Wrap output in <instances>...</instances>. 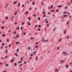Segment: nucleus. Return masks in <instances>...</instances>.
<instances>
[{
    "mask_svg": "<svg viewBox=\"0 0 72 72\" xmlns=\"http://www.w3.org/2000/svg\"><path fill=\"white\" fill-rule=\"evenodd\" d=\"M32 57H30V59H32Z\"/></svg>",
    "mask_w": 72,
    "mask_h": 72,
    "instance_id": "nucleus-49",
    "label": "nucleus"
},
{
    "mask_svg": "<svg viewBox=\"0 0 72 72\" xmlns=\"http://www.w3.org/2000/svg\"><path fill=\"white\" fill-rule=\"evenodd\" d=\"M47 41H48V40H46L44 42H47Z\"/></svg>",
    "mask_w": 72,
    "mask_h": 72,
    "instance_id": "nucleus-25",
    "label": "nucleus"
},
{
    "mask_svg": "<svg viewBox=\"0 0 72 72\" xmlns=\"http://www.w3.org/2000/svg\"><path fill=\"white\" fill-rule=\"evenodd\" d=\"M8 17H6V19H8Z\"/></svg>",
    "mask_w": 72,
    "mask_h": 72,
    "instance_id": "nucleus-38",
    "label": "nucleus"
},
{
    "mask_svg": "<svg viewBox=\"0 0 72 72\" xmlns=\"http://www.w3.org/2000/svg\"><path fill=\"white\" fill-rule=\"evenodd\" d=\"M67 24H69V22L68 21H67Z\"/></svg>",
    "mask_w": 72,
    "mask_h": 72,
    "instance_id": "nucleus-24",
    "label": "nucleus"
},
{
    "mask_svg": "<svg viewBox=\"0 0 72 72\" xmlns=\"http://www.w3.org/2000/svg\"><path fill=\"white\" fill-rule=\"evenodd\" d=\"M14 15H17V14L16 13H15Z\"/></svg>",
    "mask_w": 72,
    "mask_h": 72,
    "instance_id": "nucleus-64",
    "label": "nucleus"
},
{
    "mask_svg": "<svg viewBox=\"0 0 72 72\" xmlns=\"http://www.w3.org/2000/svg\"><path fill=\"white\" fill-rule=\"evenodd\" d=\"M22 25H23V24H24V22H22Z\"/></svg>",
    "mask_w": 72,
    "mask_h": 72,
    "instance_id": "nucleus-50",
    "label": "nucleus"
},
{
    "mask_svg": "<svg viewBox=\"0 0 72 72\" xmlns=\"http://www.w3.org/2000/svg\"><path fill=\"white\" fill-rule=\"evenodd\" d=\"M4 28H5V27H2V29H4Z\"/></svg>",
    "mask_w": 72,
    "mask_h": 72,
    "instance_id": "nucleus-34",
    "label": "nucleus"
},
{
    "mask_svg": "<svg viewBox=\"0 0 72 72\" xmlns=\"http://www.w3.org/2000/svg\"><path fill=\"white\" fill-rule=\"evenodd\" d=\"M22 66V64H21L20 65V67H21Z\"/></svg>",
    "mask_w": 72,
    "mask_h": 72,
    "instance_id": "nucleus-42",
    "label": "nucleus"
},
{
    "mask_svg": "<svg viewBox=\"0 0 72 72\" xmlns=\"http://www.w3.org/2000/svg\"><path fill=\"white\" fill-rule=\"evenodd\" d=\"M20 5V3H18V6H19Z\"/></svg>",
    "mask_w": 72,
    "mask_h": 72,
    "instance_id": "nucleus-15",
    "label": "nucleus"
},
{
    "mask_svg": "<svg viewBox=\"0 0 72 72\" xmlns=\"http://www.w3.org/2000/svg\"><path fill=\"white\" fill-rule=\"evenodd\" d=\"M39 27H41V26L40 25H39Z\"/></svg>",
    "mask_w": 72,
    "mask_h": 72,
    "instance_id": "nucleus-37",
    "label": "nucleus"
},
{
    "mask_svg": "<svg viewBox=\"0 0 72 72\" xmlns=\"http://www.w3.org/2000/svg\"><path fill=\"white\" fill-rule=\"evenodd\" d=\"M37 27V25H36L35 27Z\"/></svg>",
    "mask_w": 72,
    "mask_h": 72,
    "instance_id": "nucleus-48",
    "label": "nucleus"
},
{
    "mask_svg": "<svg viewBox=\"0 0 72 72\" xmlns=\"http://www.w3.org/2000/svg\"><path fill=\"white\" fill-rule=\"evenodd\" d=\"M6 41H7V42H9V39H8L6 40Z\"/></svg>",
    "mask_w": 72,
    "mask_h": 72,
    "instance_id": "nucleus-45",
    "label": "nucleus"
},
{
    "mask_svg": "<svg viewBox=\"0 0 72 72\" xmlns=\"http://www.w3.org/2000/svg\"><path fill=\"white\" fill-rule=\"evenodd\" d=\"M67 39H69V37H68V36L67 37Z\"/></svg>",
    "mask_w": 72,
    "mask_h": 72,
    "instance_id": "nucleus-58",
    "label": "nucleus"
},
{
    "mask_svg": "<svg viewBox=\"0 0 72 72\" xmlns=\"http://www.w3.org/2000/svg\"><path fill=\"white\" fill-rule=\"evenodd\" d=\"M16 37H17V38H18V37H19V34H17L16 35Z\"/></svg>",
    "mask_w": 72,
    "mask_h": 72,
    "instance_id": "nucleus-2",
    "label": "nucleus"
},
{
    "mask_svg": "<svg viewBox=\"0 0 72 72\" xmlns=\"http://www.w3.org/2000/svg\"><path fill=\"white\" fill-rule=\"evenodd\" d=\"M72 64V63L70 62V63H69L70 65H71Z\"/></svg>",
    "mask_w": 72,
    "mask_h": 72,
    "instance_id": "nucleus-51",
    "label": "nucleus"
},
{
    "mask_svg": "<svg viewBox=\"0 0 72 72\" xmlns=\"http://www.w3.org/2000/svg\"><path fill=\"white\" fill-rule=\"evenodd\" d=\"M30 49H31V48L30 47H28V49H29V50H30Z\"/></svg>",
    "mask_w": 72,
    "mask_h": 72,
    "instance_id": "nucleus-33",
    "label": "nucleus"
},
{
    "mask_svg": "<svg viewBox=\"0 0 72 72\" xmlns=\"http://www.w3.org/2000/svg\"><path fill=\"white\" fill-rule=\"evenodd\" d=\"M23 35H26V32L23 33Z\"/></svg>",
    "mask_w": 72,
    "mask_h": 72,
    "instance_id": "nucleus-61",
    "label": "nucleus"
},
{
    "mask_svg": "<svg viewBox=\"0 0 72 72\" xmlns=\"http://www.w3.org/2000/svg\"><path fill=\"white\" fill-rule=\"evenodd\" d=\"M22 7H24V4H22Z\"/></svg>",
    "mask_w": 72,
    "mask_h": 72,
    "instance_id": "nucleus-52",
    "label": "nucleus"
},
{
    "mask_svg": "<svg viewBox=\"0 0 72 72\" xmlns=\"http://www.w3.org/2000/svg\"><path fill=\"white\" fill-rule=\"evenodd\" d=\"M54 11H55L54 10H51V12H54Z\"/></svg>",
    "mask_w": 72,
    "mask_h": 72,
    "instance_id": "nucleus-47",
    "label": "nucleus"
},
{
    "mask_svg": "<svg viewBox=\"0 0 72 72\" xmlns=\"http://www.w3.org/2000/svg\"><path fill=\"white\" fill-rule=\"evenodd\" d=\"M2 45H3V46H4V45H5V44L4 43H3L2 44Z\"/></svg>",
    "mask_w": 72,
    "mask_h": 72,
    "instance_id": "nucleus-12",
    "label": "nucleus"
},
{
    "mask_svg": "<svg viewBox=\"0 0 72 72\" xmlns=\"http://www.w3.org/2000/svg\"><path fill=\"white\" fill-rule=\"evenodd\" d=\"M14 24H15V25L17 24V22H15Z\"/></svg>",
    "mask_w": 72,
    "mask_h": 72,
    "instance_id": "nucleus-59",
    "label": "nucleus"
},
{
    "mask_svg": "<svg viewBox=\"0 0 72 72\" xmlns=\"http://www.w3.org/2000/svg\"><path fill=\"white\" fill-rule=\"evenodd\" d=\"M26 14H28V12H25Z\"/></svg>",
    "mask_w": 72,
    "mask_h": 72,
    "instance_id": "nucleus-19",
    "label": "nucleus"
},
{
    "mask_svg": "<svg viewBox=\"0 0 72 72\" xmlns=\"http://www.w3.org/2000/svg\"><path fill=\"white\" fill-rule=\"evenodd\" d=\"M2 36H3V37H4V36H5V34H3L2 35Z\"/></svg>",
    "mask_w": 72,
    "mask_h": 72,
    "instance_id": "nucleus-20",
    "label": "nucleus"
},
{
    "mask_svg": "<svg viewBox=\"0 0 72 72\" xmlns=\"http://www.w3.org/2000/svg\"><path fill=\"white\" fill-rule=\"evenodd\" d=\"M68 13V14H69V15H70V14H69V12H64V14H65V13Z\"/></svg>",
    "mask_w": 72,
    "mask_h": 72,
    "instance_id": "nucleus-1",
    "label": "nucleus"
},
{
    "mask_svg": "<svg viewBox=\"0 0 72 72\" xmlns=\"http://www.w3.org/2000/svg\"><path fill=\"white\" fill-rule=\"evenodd\" d=\"M30 39L31 40H33V37L30 38Z\"/></svg>",
    "mask_w": 72,
    "mask_h": 72,
    "instance_id": "nucleus-9",
    "label": "nucleus"
},
{
    "mask_svg": "<svg viewBox=\"0 0 72 72\" xmlns=\"http://www.w3.org/2000/svg\"><path fill=\"white\" fill-rule=\"evenodd\" d=\"M3 47L2 46H1V49H3Z\"/></svg>",
    "mask_w": 72,
    "mask_h": 72,
    "instance_id": "nucleus-62",
    "label": "nucleus"
},
{
    "mask_svg": "<svg viewBox=\"0 0 72 72\" xmlns=\"http://www.w3.org/2000/svg\"><path fill=\"white\" fill-rule=\"evenodd\" d=\"M64 61H63V60H61V63H63V62H64Z\"/></svg>",
    "mask_w": 72,
    "mask_h": 72,
    "instance_id": "nucleus-28",
    "label": "nucleus"
},
{
    "mask_svg": "<svg viewBox=\"0 0 72 72\" xmlns=\"http://www.w3.org/2000/svg\"><path fill=\"white\" fill-rule=\"evenodd\" d=\"M48 14H50V12H49L48 13Z\"/></svg>",
    "mask_w": 72,
    "mask_h": 72,
    "instance_id": "nucleus-63",
    "label": "nucleus"
},
{
    "mask_svg": "<svg viewBox=\"0 0 72 72\" xmlns=\"http://www.w3.org/2000/svg\"><path fill=\"white\" fill-rule=\"evenodd\" d=\"M19 44V42H15V44Z\"/></svg>",
    "mask_w": 72,
    "mask_h": 72,
    "instance_id": "nucleus-7",
    "label": "nucleus"
},
{
    "mask_svg": "<svg viewBox=\"0 0 72 72\" xmlns=\"http://www.w3.org/2000/svg\"><path fill=\"white\" fill-rule=\"evenodd\" d=\"M43 14H45V11H44L43 12Z\"/></svg>",
    "mask_w": 72,
    "mask_h": 72,
    "instance_id": "nucleus-39",
    "label": "nucleus"
},
{
    "mask_svg": "<svg viewBox=\"0 0 72 72\" xmlns=\"http://www.w3.org/2000/svg\"><path fill=\"white\" fill-rule=\"evenodd\" d=\"M31 56H33V54H31Z\"/></svg>",
    "mask_w": 72,
    "mask_h": 72,
    "instance_id": "nucleus-53",
    "label": "nucleus"
},
{
    "mask_svg": "<svg viewBox=\"0 0 72 72\" xmlns=\"http://www.w3.org/2000/svg\"><path fill=\"white\" fill-rule=\"evenodd\" d=\"M58 11H59V10H57L56 12H58Z\"/></svg>",
    "mask_w": 72,
    "mask_h": 72,
    "instance_id": "nucleus-41",
    "label": "nucleus"
},
{
    "mask_svg": "<svg viewBox=\"0 0 72 72\" xmlns=\"http://www.w3.org/2000/svg\"><path fill=\"white\" fill-rule=\"evenodd\" d=\"M65 8L66 9H67V6H66L65 7Z\"/></svg>",
    "mask_w": 72,
    "mask_h": 72,
    "instance_id": "nucleus-55",
    "label": "nucleus"
},
{
    "mask_svg": "<svg viewBox=\"0 0 72 72\" xmlns=\"http://www.w3.org/2000/svg\"><path fill=\"white\" fill-rule=\"evenodd\" d=\"M36 60H37V56L36 57Z\"/></svg>",
    "mask_w": 72,
    "mask_h": 72,
    "instance_id": "nucleus-17",
    "label": "nucleus"
},
{
    "mask_svg": "<svg viewBox=\"0 0 72 72\" xmlns=\"http://www.w3.org/2000/svg\"><path fill=\"white\" fill-rule=\"evenodd\" d=\"M18 51H19V49H17V51H16L17 53V52H18Z\"/></svg>",
    "mask_w": 72,
    "mask_h": 72,
    "instance_id": "nucleus-26",
    "label": "nucleus"
},
{
    "mask_svg": "<svg viewBox=\"0 0 72 72\" xmlns=\"http://www.w3.org/2000/svg\"><path fill=\"white\" fill-rule=\"evenodd\" d=\"M33 5H35V2H33Z\"/></svg>",
    "mask_w": 72,
    "mask_h": 72,
    "instance_id": "nucleus-31",
    "label": "nucleus"
},
{
    "mask_svg": "<svg viewBox=\"0 0 72 72\" xmlns=\"http://www.w3.org/2000/svg\"><path fill=\"white\" fill-rule=\"evenodd\" d=\"M6 66H9V64H6Z\"/></svg>",
    "mask_w": 72,
    "mask_h": 72,
    "instance_id": "nucleus-23",
    "label": "nucleus"
},
{
    "mask_svg": "<svg viewBox=\"0 0 72 72\" xmlns=\"http://www.w3.org/2000/svg\"><path fill=\"white\" fill-rule=\"evenodd\" d=\"M42 41H43V42H44V41H45V40L44 39H42Z\"/></svg>",
    "mask_w": 72,
    "mask_h": 72,
    "instance_id": "nucleus-27",
    "label": "nucleus"
},
{
    "mask_svg": "<svg viewBox=\"0 0 72 72\" xmlns=\"http://www.w3.org/2000/svg\"><path fill=\"white\" fill-rule=\"evenodd\" d=\"M15 55H16V57H17L18 56V54L17 53H16L15 54Z\"/></svg>",
    "mask_w": 72,
    "mask_h": 72,
    "instance_id": "nucleus-3",
    "label": "nucleus"
},
{
    "mask_svg": "<svg viewBox=\"0 0 72 72\" xmlns=\"http://www.w3.org/2000/svg\"><path fill=\"white\" fill-rule=\"evenodd\" d=\"M37 31H40V29H38V30H37Z\"/></svg>",
    "mask_w": 72,
    "mask_h": 72,
    "instance_id": "nucleus-46",
    "label": "nucleus"
},
{
    "mask_svg": "<svg viewBox=\"0 0 72 72\" xmlns=\"http://www.w3.org/2000/svg\"><path fill=\"white\" fill-rule=\"evenodd\" d=\"M6 53L7 54L8 53V50H6Z\"/></svg>",
    "mask_w": 72,
    "mask_h": 72,
    "instance_id": "nucleus-35",
    "label": "nucleus"
},
{
    "mask_svg": "<svg viewBox=\"0 0 72 72\" xmlns=\"http://www.w3.org/2000/svg\"><path fill=\"white\" fill-rule=\"evenodd\" d=\"M36 53V51H35L33 52V54H35Z\"/></svg>",
    "mask_w": 72,
    "mask_h": 72,
    "instance_id": "nucleus-18",
    "label": "nucleus"
},
{
    "mask_svg": "<svg viewBox=\"0 0 72 72\" xmlns=\"http://www.w3.org/2000/svg\"><path fill=\"white\" fill-rule=\"evenodd\" d=\"M33 16H34V17H36V15H35V14H33Z\"/></svg>",
    "mask_w": 72,
    "mask_h": 72,
    "instance_id": "nucleus-32",
    "label": "nucleus"
},
{
    "mask_svg": "<svg viewBox=\"0 0 72 72\" xmlns=\"http://www.w3.org/2000/svg\"><path fill=\"white\" fill-rule=\"evenodd\" d=\"M22 57H21V61L22 60Z\"/></svg>",
    "mask_w": 72,
    "mask_h": 72,
    "instance_id": "nucleus-54",
    "label": "nucleus"
},
{
    "mask_svg": "<svg viewBox=\"0 0 72 72\" xmlns=\"http://www.w3.org/2000/svg\"><path fill=\"white\" fill-rule=\"evenodd\" d=\"M66 30H65L64 31V34H66Z\"/></svg>",
    "mask_w": 72,
    "mask_h": 72,
    "instance_id": "nucleus-8",
    "label": "nucleus"
},
{
    "mask_svg": "<svg viewBox=\"0 0 72 72\" xmlns=\"http://www.w3.org/2000/svg\"><path fill=\"white\" fill-rule=\"evenodd\" d=\"M62 6L61 5L60 6H58V8H61V7H62Z\"/></svg>",
    "mask_w": 72,
    "mask_h": 72,
    "instance_id": "nucleus-5",
    "label": "nucleus"
},
{
    "mask_svg": "<svg viewBox=\"0 0 72 72\" xmlns=\"http://www.w3.org/2000/svg\"><path fill=\"white\" fill-rule=\"evenodd\" d=\"M24 64H26V62H24Z\"/></svg>",
    "mask_w": 72,
    "mask_h": 72,
    "instance_id": "nucleus-57",
    "label": "nucleus"
},
{
    "mask_svg": "<svg viewBox=\"0 0 72 72\" xmlns=\"http://www.w3.org/2000/svg\"><path fill=\"white\" fill-rule=\"evenodd\" d=\"M17 3V2H14V4H16Z\"/></svg>",
    "mask_w": 72,
    "mask_h": 72,
    "instance_id": "nucleus-16",
    "label": "nucleus"
},
{
    "mask_svg": "<svg viewBox=\"0 0 72 72\" xmlns=\"http://www.w3.org/2000/svg\"><path fill=\"white\" fill-rule=\"evenodd\" d=\"M28 24L29 25V26L31 25V24H30L29 22H28Z\"/></svg>",
    "mask_w": 72,
    "mask_h": 72,
    "instance_id": "nucleus-13",
    "label": "nucleus"
},
{
    "mask_svg": "<svg viewBox=\"0 0 72 72\" xmlns=\"http://www.w3.org/2000/svg\"><path fill=\"white\" fill-rule=\"evenodd\" d=\"M49 24H48L47 25V27H49Z\"/></svg>",
    "mask_w": 72,
    "mask_h": 72,
    "instance_id": "nucleus-43",
    "label": "nucleus"
},
{
    "mask_svg": "<svg viewBox=\"0 0 72 72\" xmlns=\"http://www.w3.org/2000/svg\"><path fill=\"white\" fill-rule=\"evenodd\" d=\"M66 52H63V54H66Z\"/></svg>",
    "mask_w": 72,
    "mask_h": 72,
    "instance_id": "nucleus-29",
    "label": "nucleus"
},
{
    "mask_svg": "<svg viewBox=\"0 0 72 72\" xmlns=\"http://www.w3.org/2000/svg\"><path fill=\"white\" fill-rule=\"evenodd\" d=\"M38 43L37 42L35 43V44H38Z\"/></svg>",
    "mask_w": 72,
    "mask_h": 72,
    "instance_id": "nucleus-30",
    "label": "nucleus"
},
{
    "mask_svg": "<svg viewBox=\"0 0 72 72\" xmlns=\"http://www.w3.org/2000/svg\"><path fill=\"white\" fill-rule=\"evenodd\" d=\"M59 42H60V41H61V39H60L59 40Z\"/></svg>",
    "mask_w": 72,
    "mask_h": 72,
    "instance_id": "nucleus-36",
    "label": "nucleus"
},
{
    "mask_svg": "<svg viewBox=\"0 0 72 72\" xmlns=\"http://www.w3.org/2000/svg\"><path fill=\"white\" fill-rule=\"evenodd\" d=\"M53 5H52L51 6V8H53Z\"/></svg>",
    "mask_w": 72,
    "mask_h": 72,
    "instance_id": "nucleus-22",
    "label": "nucleus"
},
{
    "mask_svg": "<svg viewBox=\"0 0 72 72\" xmlns=\"http://www.w3.org/2000/svg\"><path fill=\"white\" fill-rule=\"evenodd\" d=\"M14 65L15 66H17V64L16 63H14Z\"/></svg>",
    "mask_w": 72,
    "mask_h": 72,
    "instance_id": "nucleus-4",
    "label": "nucleus"
},
{
    "mask_svg": "<svg viewBox=\"0 0 72 72\" xmlns=\"http://www.w3.org/2000/svg\"><path fill=\"white\" fill-rule=\"evenodd\" d=\"M38 20H40V18L39 17H38Z\"/></svg>",
    "mask_w": 72,
    "mask_h": 72,
    "instance_id": "nucleus-21",
    "label": "nucleus"
},
{
    "mask_svg": "<svg viewBox=\"0 0 72 72\" xmlns=\"http://www.w3.org/2000/svg\"><path fill=\"white\" fill-rule=\"evenodd\" d=\"M66 68H68V65H66Z\"/></svg>",
    "mask_w": 72,
    "mask_h": 72,
    "instance_id": "nucleus-11",
    "label": "nucleus"
},
{
    "mask_svg": "<svg viewBox=\"0 0 72 72\" xmlns=\"http://www.w3.org/2000/svg\"><path fill=\"white\" fill-rule=\"evenodd\" d=\"M42 5H44V3H42Z\"/></svg>",
    "mask_w": 72,
    "mask_h": 72,
    "instance_id": "nucleus-56",
    "label": "nucleus"
},
{
    "mask_svg": "<svg viewBox=\"0 0 72 72\" xmlns=\"http://www.w3.org/2000/svg\"><path fill=\"white\" fill-rule=\"evenodd\" d=\"M59 49V47H57V50H58V49Z\"/></svg>",
    "mask_w": 72,
    "mask_h": 72,
    "instance_id": "nucleus-60",
    "label": "nucleus"
},
{
    "mask_svg": "<svg viewBox=\"0 0 72 72\" xmlns=\"http://www.w3.org/2000/svg\"><path fill=\"white\" fill-rule=\"evenodd\" d=\"M28 19L29 21H30V20H31V18H30V17H28Z\"/></svg>",
    "mask_w": 72,
    "mask_h": 72,
    "instance_id": "nucleus-10",
    "label": "nucleus"
},
{
    "mask_svg": "<svg viewBox=\"0 0 72 72\" xmlns=\"http://www.w3.org/2000/svg\"><path fill=\"white\" fill-rule=\"evenodd\" d=\"M39 47V46H35V48H38Z\"/></svg>",
    "mask_w": 72,
    "mask_h": 72,
    "instance_id": "nucleus-6",
    "label": "nucleus"
},
{
    "mask_svg": "<svg viewBox=\"0 0 72 72\" xmlns=\"http://www.w3.org/2000/svg\"><path fill=\"white\" fill-rule=\"evenodd\" d=\"M46 16V15L45 14H44L43 15V17H45Z\"/></svg>",
    "mask_w": 72,
    "mask_h": 72,
    "instance_id": "nucleus-40",
    "label": "nucleus"
},
{
    "mask_svg": "<svg viewBox=\"0 0 72 72\" xmlns=\"http://www.w3.org/2000/svg\"><path fill=\"white\" fill-rule=\"evenodd\" d=\"M22 63V62L21 61H19V62L18 63Z\"/></svg>",
    "mask_w": 72,
    "mask_h": 72,
    "instance_id": "nucleus-44",
    "label": "nucleus"
},
{
    "mask_svg": "<svg viewBox=\"0 0 72 72\" xmlns=\"http://www.w3.org/2000/svg\"><path fill=\"white\" fill-rule=\"evenodd\" d=\"M14 61V59H12V60H11V62H12Z\"/></svg>",
    "mask_w": 72,
    "mask_h": 72,
    "instance_id": "nucleus-14",
    "label": "nucleus"
}]
</instances>
